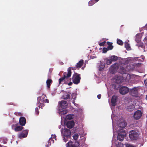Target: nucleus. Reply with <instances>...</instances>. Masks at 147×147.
<instances>
[{"label": "nucleus", "mask_w": 147, "mask_h": 147, "mask_svg": "<svg viewBox=\"0 0 147 147\" xmlns=\"http://www.w3.org/2000/svg\"><path fill=\"white\" fill-rule=\"evenodd\" d=\"M96 2H97L99 0H94Z\"/></svg>", "instance_id": "49530a36"}, {"label": "nucleus", "mask_w": 147, "mask_h": 147, "mask_svg": "<svg viewBox=\"0 0 147 147\" xmlns=\"http://www.w3.org/2000/svg\"><path fill=\"white\" fill-rule=\"evenodd\" d=\"M126 133L125 131L122 130H121L118 133L117 138L119 141H122L123 140L125 136Z\"/></svg>", "instance_id": "423d86ee"}, {"label": "nucleus", "mask_w": 147, "mask_h": 147, "mask_svg": "<svg viewBox=\"0 0 147 147\" xmlns=\"http://www.w3.org/2000/svg\"><path fill=\"white\" fill-rule=\"evenodd\" d=\"M58 105L61 108L65 109L67 107L68 104L67 101L62 100L59 102Z\"/></svg>", "instance_id": "1a4fd4ad"}, {"label": "nucleus", "mask_w": 147, "mask_h": 147, "mask_svg": "<svg viewBox=\"0 0 147 147\" xmlns=\"http://www.w3.org/2000/svg\"><path fill=\"white\" fill-rule=\"evenodd\" d=\"M74 115H68L66 116L65 119H66L71 120L74 118Z\"/></svg>", "instance_id": "5701e85b"}, {"label": "nucleus", "mask_w": 147, "mask_h": 147, "mask_svg": "<svg viewBox=\"0 0 147 147\" xmlns=\"http://www.w3.org/2000/svg\"><path fill=\"white\" fill-rule=\"evenodd\" d=\"M54 137H53V138L55 140H56V136H55V135H54Z\"/></svg>", "instance_id": "c03bdc74"}, {"label": "nucleus", "mask_w": 147, "mask_h": 147, "mask_svg": "<svg viewBox=\"0 0 147 147\" xmlns=\"http://www.w3.org/2000/svg\"><path fill=\"white\" fill-rule=\"evenodd\" d=\"M72 80L73 83L76 84H79L80 81V74H78L77 73L75 72L72 76Z\"/></svg>", "instance_id": "39448f33"}, {"label": "nucleus", "mask_w": 147, "mask_h": 147, "mask_svg": "<svg viewBox=\"0 0 147 147\" xmlns=\"http://www.w3.org/2000/svg\"><path fill=\"white\" fill-rule=\"evenodd\" d=\"M3 143L4 144H6L7 142H4Z\"/></svg>", "instance_id": "de8ad7c7"}, {"label": "nucleus", "mask_w": 147, "mask_h": 147, "mask_svg": "<svg viewBox=\"0 0 147 147\" xmlns=\"http://www.w3.org/2000/svg\"><path fill=\"white\" fill-rule=\"evenodd\" d=\"M63 138H64V137H63ZM67 138H66V137H65V139H64V138H63V140H64V141L65 142H66V141H67Z\"/></svg>", "instance_id": "79ce46f5"}, {"label": "nucleus", "mask_w": 147, "mask_h": 147, "mask_svg": "<svg viewBox=\"0 0 147 147\" xmlns=\"http://www.w3.org/2000/svg\"><path fill=\"white\" fill-rule=\"evenodd\" d=\"M74 125V121H69L66 123V126L67 127L69 128H73Z\"/></svg>", "instance_id": "2eb2a0df"}, {"label": "nucleus", "mask_w": 147, "mask_h": 147, "mask_svg": "<svg viewBox=\"0 0 147 147\" xmlns=\"http://www.w3.org/2000/svg\"><path fill=\"white\" fill-rule=\"evenodd\" d=\"M105 60H106V64L107 65H109L111 64L112 62V61L110 59H106Z\"/></svg>", "instance_id": "c85d7f7f"}, {"label": "nucleus", "mask_w": 147, "mask_h": 147, "mask_svg": "<svg viewBox=\"0 0 147 147\" xmlns=\"http://www.w3.org/2000/svg\"><path fill=\"white\" fill-rule=\"evenodd\" d=\"M18 123H16L15 124H13L11 126L12 129L15 130V128L17 126H18Z\"/></svg>", "instance_id": "72a5a7b5"}, {"label": "nucleus", "mask_w": 147, "mask_h": 147, "mask_svg": "<svg viewBox=\"0 0 147 147\" xmlns=\"http://www.w3.org/2000/svg\"><path fill=\"white\" fill-rule=\"evenodd\" d=\"M28 129L24 130L21 133L18 135V137L20 139L26 137L28 135Z\"/></svg>", "instance_id": "9b49d317"}, {"label": "nucleus", "mask_w": 147, "mask_h": 147, "mask_svg": "<svg viewBox=\"0 0 147 147\" xmlns=\"http://www.w3.org/2000/svg\"><path fill=\"white\" fill-rule=\"evenodd\" d=\"M117 96L113 95L112 96L111 100V105L113 106H115L116 105V102H117Z\"/></svg>", "instance_id": "ddd939ff"}, {"label": "nucleus", "mask_w": 147, "mask_h": 147, "mask_svg": "<svg viewBox=\"0 0 147 147\" xmlns=\"http://www.w3.org/2000/svg\"><path fill=\"white\" fill-rule=\"evenodd\" d=\"M71 68V67L68 68L67 69V72H64L63 74V77L59 78V84H61V82L63 81L65 79L67 80L68 79H69V81H71V79L69 78L71 77L72 73Z\"/></svg>", "instance_id": "f257e3e1"}, {"label": "nucleus", "mask_w": 147, "mask_h": 147, "mask_svg": "<svg viewBox=\"0 0 147 147\" xmlns=\"http://www.w3.org/2000/svg\"><path fill=\"white\" fill-rule=\"evenodd\" d=\"M129 92L128 88L125 86H123L119 89V92L122 94H127Z\"/></svg>", "instance_id": "0eeeda50"}, {"label": "nucleus", "mask_w": 147, "mask_h": 147, "mask_svg": "<svg viewBox=\"0 0 147 147\" xmlns=\"http://www.w3.org/2000/svg\"><path fill=\"white\" fill-rule=\"evenodd\" d=\"M120 71L122 74H125L126 72V70L123 67H121L120 68Z\"/></svg>", "instance_id": "cd10ccee"}, {"label": "nucleus", "mask_w": 147, "mask_h": 147, "mask_svg": "<svg viewBox=\"0 0 147 147\" xmlns=\"http://www.w3.org/2000/svg\"><path fill=\"white\" fill-rule=\"evenodd\" d=\"M67 112V111L65 110H60L59 111V114L61 115L66 114Z\"/></svg>", "instance_id": "aec40b11"}, {"label": "nucleus", "mask_w": 147, "mask_h": 147, "mask_svg": "<svg viewBox=\"0 0 147 147\" xmlns=\"http://www.w3.org/2000/svg\"><path fill=\"white\" fill-rule=\"evenodd\" d=\"M19 123L22 126L24 125L26 122V119L24 117H21L19 119Z\"/></svg>", "instance_id": "4468645a"}, {"label": "nucleus", "mask_w": 147, "mask_h": 147, "mask_svg": "<svg viewBox=\"0 0 147 147\" xmlns=\"http://www.w3.org/2000/svg\"><path fill=\"white\" fill-rule=\"evenodd\" d=\"M73 137L74 139L75 140H76L78 139V138L79 135L78 134H75L73 136Z\"/></svg>", "instance_id": "7c9ffc66"}, {"label": "nucleus", "mask_w": 147, "mask_h": 147, "mask_svg": "<svg viewBox=\"0 0 147 147\" xmlns=\"http://www.w3.org/2000/svg\"><path fill=\"white\" fill-rule=\"evenodd\" d=\"M107 43L108 45L107 48L109 50L112 49L113 48V46L112 45L113 43L108 41L107 42Z\"/></svg>", "instance_id": "6ab92c4d"}, {"label": "nucleus", "mask_w": 147, "mask_h": 147, "mask_svg": "<svg viewBox=\"0 0 147 147\" xmlns=\"http://www.w3.org/2000/svg\"><path fill=\"white\" fill-rule=\"evenodd\" d=\"M131 65L133 66L131 64H129L126 67V68L129 70H131L132 69H133V68H129L131 66Z\"/></svg>", "instance_id": "473e14b6"}, {"label": "nucleus", "mask_w": 147, "mask_h": 147, "mask_svg": "<svg viewBox=\"0 0 147 147\" xmlns=\"http://www.w3.org/2000/svg\"><path fill=\"white\" fill-rule=\"evenodd\" d=\"M144 83L145 85L147 84V79H146L144 80Z\"/></svg>", "instance_id": "a19ab883"}, {"label": "nucleus", "mask_w": 147, "mask_h": 147, "mask_svg": "<svg viewBox=\"0 0 147 147\" xmlns=\"http://www.w3.org/2000/svg\"><path fill=\"white\" fill-rule=\"evenodd\" d=\"M0 147H7V146H3L1 145Z\"/></svg>", "instance_id": "09e8293b"}, {"label": "nucleus", "mask_w": 147, "mask_h": 147, "mask_svg": "<svg viewBox=\"0 0 147 147\" xmlns=\"http://www.w3.org/2000/svg\"><path fill=\"white\" fill-rule=\"evenodd\" d=\"M109 50V49H107V48L104 47L103 48L102 50V52L103 53H106L107 51Z\"/></svg>", "instance_id": "2f4dec72"}, {"label": "nucleus", "mask_w": 147, "mask_h": 147, "mask_svg": "<svg viewBox=\"0 0 147 147\" xmlns=\"http://www.w3.org/2000/svg\"><path fill=\"white\" fill-rule=\"evenodd\" d=\"M72 84V82H69L68 84V85H69V86H71V85Z\"/></svg>", "instance_id": "37998d69"}, {"label": "nucleus", "mask_w": 147, "mask_h": 147, "mask_svg": "<svg viewBox=\"0 0 147 147\" xmlns=\"http://www.w3.org/2000/svg\"><path fill=\"white\" fill-rule=\"evenodd\" d=\"M84 63V61L83 60H81L78 62L76 65V67L77 68L79 69L81 67Z\"/></svg>", "instance_id": "dca6fc26"}, {"label": "nucleus", "mask_w": 147, "mask_h": 147, "mask_svg": "<svg viewBox=\"0 0 147 147\" xmlns=\"http://www.w3.org/2000/svg\"><path fill=\"white\" fill-rule=\"evenodd\" d=\"M146 99L147 100V95H146Z\"/></svg>", "instance_id": "8fccbe9b"}, {"label": "nucleus", "mask_w": 147, "mask_h": 147, "mask_svg": "<svg viewBox=\"0 0 147 147\" xmlns=\"http://www.w3.org/2000/svg\"><path fill=\"white\" fill-rule=\"evenodd\" d=\"M126 147H134V146L131 144H127L126 145Z\"/></svg>", "instance_id": "58836bf2"}, {"label": "nucleus", "mask_w": 147, "mask_h": 147, "mask_svg": "<svg viewBox=\"0 0 147 147\" xmlns=\"http://www.w3.org/2000/svg\"><path fill=\"white\" fill-rule=\"evenodd\" d=\"M101 94H98L97 96V97L98 99H100L101 98Z\"/></svg>", "instance_id": "ea45409f"}, {"label": "nucleus", "mask_w": 147, "mask_h": 147, "mask_svg": "<svg viewBox=\"0 0 147 147\" xmlns=\"http://www.w3.org/2000/svg\"><path fill=\"white\" fill-rule=\"evenodd\" d=\"M140 88L138 87H135L131 89H130L129 92L131 95L133 96L137 97L139 95V91Z\"/></svg>", "instance_id": "20e7f679"}, {"label": "nucleus", "mask_w": 147, "mask_h": 147, "mask_svg": "<svg viewBox=\"0 0 147 147\" xmlns=\"http://www.w3.org/2000/svg\"><path fill=\"white\" fill-rule=\"evenodd\" d=\"M49 102V100L48 99H44V103H48Z\"/></svg>", "instance_id": "4c0bfd02"}, {"label": "nucleus", "mask_w": 147, "mask_h": 147, "mask_svg": "<svg viewBox=\"0 0 147 147\" xmlns=\"http://www.w3.org/2000/svg\"><path fill=\"white\" fill-rule=\"evenodd\" d=\"M63 98L64 99H69L70 97V95L69 94H64L63 95Z\"/></svg>", "instance_id": "393cba45"}, {"label": "nucleus", "mask_w": 147, "mask_h": 147, "mask_svg": "<svg viewBox=\"0 0 147 147\" xmlns=\"http://www.w3.org/2000/svg\"><path fill=\"white\" fill-rule=\"evenodd\" d=\"M53 82L52 80L50 79H47L46 81V84L47 88L49 89L50 88L51 85Z\"/></svg>", "instance_id": "a211bd4d"}, {"label": "nucleus", "mask_w": 147, "mask_h": 147, "mask_svg": "<svg viewBox=\"0 0 147 147\" xmlns=\"http://www.w3.org/2000/svg\"><path fill=\"white\" fill-rule=\"evenodd\" d=\"M139 134L135 131L132 130L129 132V137L131 140H137L139 137Z\"/></svg>", "instance_id": "7ed1b4c3"}, {"label": "nucleus", "mask_w": 147, "mask_h": 147, "mask_svg": "<svg viewBox=\"0 0 147 147\" xmlns=\"http://www.w3.org/2000/svg\"><path fill=\"white\" fill-rule=\"evenodd\" d=\"M119 138H121V137H119Z\"/></svg>", "instance_id": "6e6d98bb"}, {"label": "nucleus", "mask_w": 147, "mask_h": 147, "mask_svg": "<svg viewBox=\"0 0 147 147\" xmlns=\"http://www.w3.org/2000/svg\"><path fill=\"white\" fill-rule=\"evenodd\" d=\"M35 112L36 113V115H38L39 113V111L38 110V109L37 107H36L35 108Z\"/></svg>", "instance_id": "e433bc0d"}, {"label": "nucleus", "mask_w": 147, "mask_h": 147, "mask_svg": "<svg viewBox=\"0 0 147 147\" xmlns=\"http://www.w3.org/2000/svg\"><path fill=\"white\" fill-rule=\"evenodd\" d=\"M126 124L125 122H121V123H120L118 125V126L119 127H120L121 128H124L126 126Z\"/></svg>", "instance_id": "412c9836"}, {"label": "nucleus", "mask_w": 147, "mask_h": 147, "mask_svg": "<svg viewBox=\"0 0 147 147\" xmlns=\"http://www.w3.org/2000/svg\"><path fill=\"white\" fill-rule=\"evenodd\" d=\"M115 66V65H112V66H111V67H112L113 68V67H114V66Z\"/></svg>", "instance_id": "a18cd8bd"}, {"label": "nucleus", "mask_w": 147, "mask_h": 147, "mask_svg": "<svg viewBox=\"0 0 147 147\" xmlns=\"http://www.w3.org/2000/svg\"><path fill=\"white\" fill-rule=\"evenodd\" d=\"M116 82L118 83H120L122 82V78L121 76H115Z\"/></svg>", "instance_id": "f3484780"}, {"label": "nucleus", "mask_w": 147, "mask_h": 147, "mask_svg": "<svg viewBox=\"0 0 147 147\" xmlns=\"http://www.w3.org/2000/svg\"><path fill=\"white\" fill-rule=\"evenodd\" d=\"M19 115H21V113H19V114H18Z\"/></svg>", "instance_id": "603ef678"}, {"label": "nucleus", "mask_w": 147, "mask_h": 147, "mask_svg": "<svg viewBox=\"0 0 147 147\" xmlns=\"http://www.w3.org/2000/svg\"><path fill=\"white\" fill-rule=\"evenodd\" d=\"M24 127L21 126H17L15 128V131H21L22 130Z\"/></svg>", "instance_id": "4be33fe9"}, {"label": "nucleus", "mask_w": 147, "mask_h": 147, "mask_svg": "<svg viewBox=\"0 0 147 147\" xmlns=\"http://www.w3.org/2000/svg\"><path fill=\"white\" fill-rule=\"evenodd\" d=\"M113 61H116L118 59V57L115 55H113L111 56L110 58Z\"/></svg>", "instance_id": "bb28decb"}, {"label": "nucleus", "mask_w": 147, "mask_h": 147, "mask_svg": "<svg viewBox=\"0 0 147 147\" xmlns=\"http://www.w3.org/2000/svg\"><path fill=\"white\" fill-rule=\"evenodd\" d=\"M125 47L127 50H130L131 49L129 44L128 42H125Z\"/></svg>", "instance_id": "a878e982"}, {"label": "nucleus", "mask_w": 147, "mask_h": 147, "mask_svg": "<svg viewBox=\"0 0 147 147\" xmlns=\"http://www.w3.org/2000/svg\"><path fill=\"white\" fill-rule=\"evenodd\" d=\"M142 115V113L141 111L139 110L136 111L134 113L133 117L136 120L139 119Z\"/></svg>", "instance_id": "9d476101"}, {"label": "nucleus", "mask_w": 147, "mask_h": 147, "mask_svg": "<svg viewBox=\"0 0 147 147\" xmlns=\"http://www.w3.org/2000/svg\"><path fill=\"white\" fill-rule=\"evenodd\" d=\"M70 67L71 68H71H72V69H74V68H73V67Z\"/></svg>", "instance_id": "864d4df0"}, {"label": "nucleus", "mask_w": 147, "mask_h": 147, "mask_svg": "<svg viewBox=\"0 0 147 147\" xmlns=\"http://www.w3.org/2000/svg\"><path fill=\"white\" fill-rule=\"evenodd\" d=\"M46 97V95L43 94L41 97L39 96L37 97V104L39 108H41L42 109V107L44 106V99Z\"/></svg>", "instance_id": "f03ea898"}, {"label": "nucleus", "mask_w": 147, "mask_h": 147, "mask_svg": "<svg viewBox=\"0 0 147 147\" xmlns=\"http://www.w3.org/2000/svg\"><path fill=\"white\" fill-rule=\"evenodd\" d=\"M146 40L147 41V37L146 38Z\"/></svg>", "instance_id": "5fc2aeb1"}, {"label": "nucleus", "mask_w": 147, "mask_h": 147, "mask_svg": "<svg viewBox=\"0 0 147 147\" xmlns=\"http://www.w3.org/2000/svg\"><path fill=\"white\" fill-rule=\"evenodd\" d=\"M106 42L105 41H104V42L100 43H99V45L100 46H103L105 45V44L106 43Z\"/></svg>", "instance_id": "f704fd0d"}, {"label": "nucleus", "mask_w": 147, "mask_h": 147, "mask_svg": "<svg viewBox=\"0 0 147 147\" xmlns=\"http://www.w3.org/2000/svg\"><path fill=\"white\" fill-rule=\"evenodd\" d=\"M71 131L70 130L67 128H65L64 129L63 133V137L64 139H65V137L67 138H69L71 136Z\"/></svg>", "instance_id": "f8f14e48"}, {"label": "nucleus", "mask_w": 147, "mask_h": 147, "mask_svg": "<svg viewBox=\"0 0 147 147\" xmlns=\"http://www.w3.org/2000/svg\"><path fill=\"white\" fill-rule=\"evenodd\" d=\"M67 146L69 147H79V143L78 141L69 142L66 144Z\"/></svg>", "instance_id": "6e6552de"}, {"label": "nucleus", "mask_w": 147, "mask_h": 147, "mask_svg": "<svg viewBox=\"0 0 147 147\" xmlns=\"http://www.w3.org/2000/svg\"><path fill=\"white\" fill-rule=\"evenodd\" d=\"M117 43L119 45H122L123 44V42L121 40L117 39Z\"/></svg>", "instance_id": "c756f323"}, {"label": "nucleus", "mask_w": 147, "mask_h": 147, "mask_svg": "<svg viewBox=\"0 0 147 147\" xmlns=\"http://www.w3.org/2000/svg\"><path fill=\"white\" fill-rule=\"evenodd\" d=\"M10 105H14V104H13V103H10Z\"/></svg>", "instance_id": "3c124183"}, {"label": "nucleus", "mask_w": 147, "mask_h": 147, "mask_svg": "<svg viewBox=\"0 0 147 147\" xmlns=\"http://www.w3.org/2000/svg\"><path fill=\"white\" fill-rule=\"evenodd\" d=\"M105 67V65L104 64L100 63V65H99L98 67V68L99 71H102L103 70Z\"/></svg>", "instance_id": "b1692460"}, {"label": "nucleus", "mask_w": 147, "mask_h": 147, "mask_svg": "<svg viewBox=\"0 0 147 147\" xmlns=\"http://www.w3.org/2000/svg\"><path fill=\"white\" fill-rule=\"evenodd\" d=\"M93 0L92 1H90L89 2V5L90 6H92V5L94 3L93 2Z\"/></svg>", "instance_id": "c9c22d12"}]
</instances>
